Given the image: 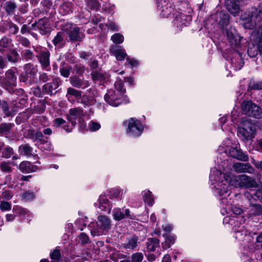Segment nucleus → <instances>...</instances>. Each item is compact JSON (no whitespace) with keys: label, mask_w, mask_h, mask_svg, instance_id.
Here are the masks:
<instances>
[{"label":"nucleus","mask_w":262,"mask_h":262,"mask_svg":"<svg viewBox=\"0 0 262 262\" xmlns=\"http://www.w3.org/2000/svg\"><path fill=\"white\" fill-rule=\"evenodd\" d=\"M124 125L127 126L126 132L127 134L133 137L140 136L143 130V126L138 120L131 118L124 122Z\"/></svg>","instance_id":"0eeeda50"},{"label":"nucleus","mask_w":262,"mask_h":262,"mask_svg":"<svg viewBox=\"0 0 262 262\" xmlns=\"http://www.w3.org/2000/svg\"><path fill=\"white\" fill-rule=\"evenodd\" d=\"M139 238L135 235L132 236L127 238L126 241L122 244V247L129 250H133L138 245Z\"/></svg>","instance_id":"b1692460"},{"label":"nucleus","mask_w":262,"mask_h":262,"mask_svg":"<svg viewBox=\"0 0 262 262\" xmlns=\"http://www.w3.org/2000/svg\"><path fill=\"white\" fill-rule=\"evenodd\" d=\"M226 6L228 11L233 15H236L239 12L238 3L235 0H227Z\"/></svg>","instance_id":"5701e85b"},{"label":"nucleus","mask_w":262,"mask_h":262,"mask_svg":"<svg viewBox=\"0 0 262 262\" xmlns=\"http://www.w3.org/2000/svg\"><path fill=\"white\" fill-rule=\"evenodd\" d=\"M5 27H6L7 31H9V33L12 35L16 34L19 30L18 27L11 20L6 21Z\"/></svg>","instance_id":"7c9ffc66"},{"label":"nucleus","mask_w":262,"mask_h":262,"mask_svg":"<svg viewBox=\"0 0 262 262\" xmlns=\"http://www.w3.org/2000/svg\"><path fill=\"white\" fill-rule=\"evenodd\" d=\"M0 168L2 171L5 172H10L12 171V168L9 164L6 162H3L1 163Z\"/></svg>","instance_id":"5fc2aeb1"},{"label":"nucleus","mask_w":262,"mask_h":262,"mask_svg":"<svg viewBox=\"0 0 262 262\" xmlns=\"http://www.w3.org/2000/svg\"><path fill=\"white\" fill-rule=\"evenodd\" d=\"M255 35H257L258 39V51L262 57V27H259L258 31L255 30L253 32L252 36Z\"/></svg>","instance_id":"72a5a7b5"},{"label":"nucleus","mask_w":262,"mask_h":262,"mask_svg":"<svg viewBox=\"0 0 262 262\" xmlns=\"http://www.w3.org/2000/svg\"><path fill=\"white\" fill-rule=\"evenodd\" d=\"M111 227V220L105 215L99 216L96 223H92L89 226L91 234L94 236L104 234Z\"/></svg>","instance_id":"7ed1b4c3"},{"label":"nucleus","mask_w":262,"mask_h":262,"mask_svg":"<svg viewBox=\"0 0 262 262\" xmlns=\"http://www.w3.org/2000/svg\"><path fill=\"white\" fill-rule=\"evenodd\" d=\"M33 150V148L28 144H22L18 147V151L20 154L27 157L31 156L32 155Z\"/></svg>","instance_id":"c85d7f7f"},{"label":"nucleus","mask_w":262,"mask_h":262,"mask_svg":"<svg viewBox=\"0 0 262 262\" xmlns=\"http://www.w3.org/2000/svg\"><path fill=\"white\" fill-rule=\"evenodd\" d=\"M69 96H73L76 98L79 99L81 97V92L72 88H69L67 90V97L69 98Z\"/></svg>","instance_id":"79ce46f5"},{"label":"nucleus","mask_w":262,"mask_h":262,"mask_svg":"<svg viewBox=\"0 0 262 262\" xmlns=\"http://www.w3.org/2000/svg\"><path fill=\"white\" fill-rule=\"evenodd\" d=\"M1 106L6 117H9L11 115V113L9 111L8 104L6 101H2Z\"/></svg>","instance_id":"3c124183"},{"label":"nucleus","mask_w":262,"mask_h":262,"mask_svg":"<svg viewBox=\"0 0 262 262\" xmlns=\"http://www.w3.org/2000/svg\"><path fill=\"white\" fill-rule=\"evenodd\" d=\"M21 58L26 61L31 60L34 58V54L29 49H25L23 51L21 54Z\"/></svg>","instance_id":"4c0bfd02"},{"label":"nucleus","mask_w":262,"mask_h":262,"mask_svg":"<svg viewBox=\"0 0 262 262\" xmlns=\"http://www.w3.org/2000/svg\"><path fill=\"white\" fill-rule=\"evenodd\" d=\"M24 136L27 138L32 139L34 140V131L33 129H29L24 133Z\"/></svg>","instance_id":"69168bd1"},{"label":"nucleus","mask_w":262,"mask_h":262,"mask_svg":"<svg viewBox=\"0 0 262 262\" xmlns=\"http://www.w3.org/2000/svg\"><path fill=\"white\" fill-rule=\"evenodd\" d=\"M75 73L79 75H81L84 72V68L80 65H75L74 68Z\"/></svg>","instance_id":"0e129e2a"},{"label":"nucleus","mask_w":262,"mask_h":262,"mask_svg":"<svg viewBox=\"0 0 262 262\" xmlns=\"http://www.w3.org/2000/svg\"><path fill=\"white\" fill-rule=\"evenodd\" d=\"M13 196V194L9 190H5L2 193V197L6 200H10Z\"/></svg>","instance_id":"774afa93"},{"label":"nucleus","mask_w":262,"mask_h":262,"mask_svg":"<svg viewBox=\"0 0 262 262\" xmlns=\"http://www.w3.org/2000/svg\"><path fill=\"white\" fill-rule=\"evenodd\" d=\"M110 52L115 56L118 60L122 61L127 56L125 50L117 45L112 46L110 48Z\"/></svg>","instance_id":"412c9836"},{"label":"nucleus","mask_w":262,"mask_h":262,"mask_svg":"<svg viewBox=\"0 0 262 262\" xmlns=\"http://www.w3.org/2000/svg\"><path fill=\"white\" fill-rule=\"evenodd\" d=\"M17 85V77L15 72L12 69L8 70L5 76H0V85L10 93L13 92V89Z\"/></svg>","instance_id":"20e7f679"},{"label":"nucleus","mask_w":262,"mask_h":262,"mask_svg":"<svg viewBox=\"0 0 262 262\" xmlns=\"http://www.w3.org/2000/svg\"><path fill=\"white\" fill-rule=\"evenodd\" d=\"M114 86L115 89L120 92V93L123 94L126 91L125 89L123 88V82L120 79L117 80L115 83Z\"/></svg>","instance_id":"09e8293b"},{"label":"nucleus","mask_w":262,"mask_h":262,"mask_svg":"<svg viewBox=\"0 0 262 262\" xmlns=\"http://www.w3.org/2000/svg\"><path fill=\"white\" fill-rule=\"evenodd\" d=\"M165 237V240L162 243V247L164 249H167L170 247L171 245H173L176 241V237L173 235H168L166 236L163 235Z\"/></svg>","instance_id":"473e14b6"},{"label":"nucleus","mask_w":262,"mask_h":262,"mask_svg":"<svg viewBox=\"0 0 262 262\" xmlns=\"http://www.w3.org/2000/svg\"><path fill=\"white\" fill-rule=\"evenodd\" d=\"M50 79V76L47 75L45 73H39V79L43 82L49 81Z\"/></svg>","instance_id":"338daca9"},{"label":"nucleus","mask_w":262,"mask_h":262,"mask_svg":"<svg viewBox=\"0 0 262 262\" xmlns=\"http://www.w3.org/2000/svg\"><path fill=\"white\" fill-rule=\"evenodd\" d=\"M51 258L52 260H55V261L59 260L60 258V251L57 249H55L51 253Z\"/></svg>","instance_id":"052dcab7"},{"label":"nucleus","mask_w":262,"mask_h":262,"mask_svg":"<svg viewBox=\"0 0 262 262\" xmlns=\"http://www.w3.org/2000/svg\"><path fill=\"white\" fill-rule=\"evenodd\" d=\"M60 81L58 79H54L52 82L45 84L42 86V93L49 95L55 94V91L59 86Z\"/></svg>","instance_id":"9b49d317"},{"label":"nucleus","mask_w":262,"mask_h":262,"mask_svg":"<svg viewBox=\"0 0 262 262\" xmlns=\"http://www.w3.org/2000/svg\"><path fill=\"white\" fill-rule=\"evenodd\" d=\"M72 28V24H67L62 27V31H59L56 34L52 40L56 49H61L66 45L68 40L64 32H69Z\"/></svg>","instance_id":"6e6552de"},{"label":"nucleus","mask_w":262,"mask_h":262,"mask_svg":"<svg viewBox=\"0 0 262 262\" xmlns=\"http://www.w3.org/2000/svg\"><path fill=\"white\" fill-rule=\"evenodd\" d=\"M0 209L2 211H9L11 209V205L8 202L2 201L0 203Z\"/></svg>","instance_id":"603ef678"},{"label":"nucleus","mask_w":262,"mask_h":262,"mask_svg":"<svg viewBox=\"0 0 262 262\" xmlns=\"http://www.w3.org/2000/svg\"><path fill=\"white\" fill-rule=\"evenodd\" d=\"M83 115L82 109L78 107L71 108L69 114L67 115V119L74 126L76 124V121H79Z\"/></svg>","instance_id":"9d476101"},{"label":"nucleus","mask_w":262,"mask_h":262,"mask_svg":"<svg viewBox=\"0 0 262 262\" xmlns=\"http://www.w3.org/2000/svg\"><path fill=\"white\" fill-rule=\"evenodd\" d=\"M190 20V16L186 15L183 13H179L175 17L173 22L174 24L179 28V29H182L183 27H186L189 24Z\"/></svg>","instance_id":"4468645a"},{"label":"nucleus","mask_w":262,"mask_h":262,"mask_svg":"<svg viewBox=\"0 0 262 262\" xmlns=\"http://www.w3.org/2000/svg\"><path fill=\"white\" fill-rule=\"evenodd\" d=\"M113 218L115 220L119 221L123 219H129L130 220H135V215L130 213V211L128 209L119 208H114L113 212Z\"/></svg>","instance_id":"1a4fd4ad"},{"label":"nucleus","mask_w":262,"mask_h":262,"mask_svg":"<svg viewBox=\"0 0 262 262\" xmlns=\"http://www.w3.org/2000/svg\"><path fill=\"white\" fill-rule=\"evenodd\" d=\"M29 74H27L25 72L22 73L19 76V81L27 83H31L32 77Z\"/></svg>","instance_id":"49530a36"},{"label":"nucleus","mask_w":262,"mask_h":262,"mask_svg":"<svg viewBox=\"0 0 262 262\" xmlns=\"http://www.w3.org/2000/svg\"><path fill=\"white\" fill-rule=\"evenodd\" d=\"M160 9H161L162 15L164 17L169 16L173 11V9L171 7L170 4L162 6Z\"/></svg>","instance_id":"a18cd8bd"},{"label":"nucleus","mask_w":262,"mask_h":262,"mask_svg":"<svg viewBox=\"0 0 262 262\" xmlns=\"http://www.w3.org/2000/svg\"><path fill=\"white\" fill-rule=\"evenodd\" d=\"M79 241L82 245L86 244L90 242L89 238L85 233H81L79 235Z\"/></svg>","instance_id":"13d9d810"},{"label":"nucleus","mask_w":262,"mask_h":262,"mask_svg":"<svg viewBox=\"0 0 262 262\" xmlns=\"http://www.w3.org/2000/svg\"><path fill=\"white\" fill-rule=\"evenodd\" d=\"M69 80L73 86L79 89H84L90 85L88 80L76 75L71 76Z\"/></svg>","instance_id":"f8f14e48"},{"label":"nucleus","mask_w":262,"mask_h":262,"mask_svg":"<svg viewBox=\"0 0 262 262\" xmlns=\"http://www.w3.org/2000/svg\"><path fill=\"white\" fill-rule=\"evenodd\" d=\"M238 179V181H239L241 185L247 187H252L255 183L252 178L245 174L240 176Z\"/></svg>","instance_id":"a878e982"},{"label":"nucleus","mask_w":262,"mask_h":262,"mask_svg":"<svg viewBox=\"0 0 262 262\" xmlns=\"http://www.w3.org/2000/svg\"><path fill=\"white\" fill-rule=\"evenodd\" d=\"M13 154V149L11 147L7 146L3 149L2 152V156L3 158L8 159L10 158Z\"/></svg>","instance_id":"37998d69"},{"label":"nucleus","mask_w":262,"mask_h":262,"mask_svg":"<svg viewBox=\"0 0 262 262\" xmlns=\"http://www.w3.org/2000/svg\"><path fill=\"white\" fill-rule=\"evenodd\" d=\"M18 41L25 47H29L30 46V41L26 37L19 36Z\"/></svg>","instance_id":"bf43d9fd"},{"label":"nucleus","mask_w":262,"mask_h":262,"mask_svg":"<svg viewBox=\"0 0 262 262\" xmlns=\"http://www.w3.org/2000/svg\"><path fill=\"white\" fill-rule=\"evenodd\" d=\"M73 8V4L69 2H64L60 7V9L63 10L64 14H68L72 12Z\"/></svg>","instance_id":"a19ab883"},{"label":"nucleus","mask_w":262,"mask_h":262,"mask_svg":"<svg viewBox=\"0 0 262 262\" xmlns=\"http://www.w3.org/2000/svg\"><path fill=\"white\" fill-rule=\"evenodd\" d=\"M242 17L243 19L246 21L244 24L246 28L252 29L256 27L262 20V4L257 8H252Z\"/></svg>","instance_id":"f03ea898"},{"label":"nucleus","mask_w":262,"mask_h":262,"mask_svg":"<svg viewBox=\"0 0 262 262\" xmlns=\"http://www.w3.org/2000/svg\"><path fill=\"white\" fill-rule=\"evenodd\" d=\"M24 70L27 74H29L33 77L36 75L37 70L34 68L33 65L30 63L24 65Z\"/></svg>","instance_id":"e433bc0d"},{"label":"nucleus","mask_w":262,"mask_h":262,"mask_svg":"<svg viewBox=\"0 0 262 262\" xmlns=\"http://www.w3.org/2000/svg\"><path fill=\"white\" fill-rule=\"evenodd\" d=\"M6 57L7 62H10L12 63H16L19 61V54L14 49H11L9 52L6 54Z\"/></svg>","instance_id":"bb28decb"},{"label":"nucleus","mask_w":262,"mask_h":262,"mask_svg":"<svg viewBox=\"0 0 262 262\" xmlns=\"http://www.w3.org/2000/svg\"><path fill=\"white\" fill-rule=\"evenodd\" d=\"M132 262H141L143 259V254L141 252L133 253L130 257Z\"/></svg>","instance_id":"8fccbe9b"},{"label":"nucleus","mask_w":262,"mask_h":262,"mask_svg":"<svg viewBox=\"0 0 262 262\" xmlns=\"http://www.w3.org/2000/svg\"><path fill=\"white\" fill-rule=\"evenodd\" d=\"M229 24V16L227 14H223V17L219 21V25L222 29L223 32L226 33L227 40L230 43L240 57V61L237 66L234 64L236 70H240L244 66V62L242 59V51L244 50L245 46H244V41L245 39L240 36L237 33L235 29L232 27H227Z\"/></svg>","instance_id":"f257e3e1"},{"label":"nucleus","mask_w":262,"mask_h":262,"mask_svg":"<svg viewBox=\"0 0 262 262\" xmlns=\"http://www.w3.org/2000/svg\"><path fill=\"white\" fill-rule=\"evenodd\" d=\"M143 199L145 203L147 204L149 206H152L154 203V196L151 192L147 190L145 191L143 195Z\"/></svg>","instance_id":"c9c22d12"},{"label":"nucleus","mask_w":262,"mask_h":262,"mask_svg":"<svg viewBox=\"0 0 262 262\" xmlns=\"http://www.w3.org/2000/svg\"><path fill=\"white\" fill-rule=\"evenodd\" d=\"M71 68L69 67L63 66L60 69V74L64 77H68L70 74Z\"/></svg>","instance_id":"6e6d98bb"},{"label":"nucleus","mask_w":262,"mask_h":262,"mask_svg":"<svg viewBox=\"0 0 262 262\" xmlns=\"http://www.w3.org/2000/svg\"><path fill=\"white\" fill-rule=\"evenodd\" d=\"M226 183L223 182H218L217 185L215 186L214 192L216 194L220 196H222L228 193L229 191L230 185L228 184V180H225Z\"/></svg>","instance_id":"aec40b11"},{"label":"nucleus","mask_w":262,"mask_h":262,"mask_svg":"<svg viewBox=\"0 0 262 262\" xmlns=\"http://www.w3.org/2000/svg\"><path fill=\"white\" fill-rule=\"evenodd\" d=\"M17 7L16 4L13 1L6 2L4 5V9L9 15L13 14Z\"/></svg>","instance_id":"2f4dec72"},{"label":"nucleus","mask_w":262,"mask_h":262,"mask_svg":"<svg viewBox=\"0 0 262 262\" xmlns=\"http://www.w3.org/2000/svg\"><path fill=\"white\" fill-rule=\"evenodd\" d=\"M111 40L116 44H120L123 42L124 37L120 33H115L111 37Z\"/></svg>","instance_id":"de8ad7c7"},{"label":"nucleus","mask_w":262,"mask_h":262,"mask_svg":"<svg viewBox=\"0 0 262 262\" xmlns=\"http://www.w3.org/2000/svg\"><path fill=\"white\" fill-rule=\"evenodd\" d=\"M18 168L24 173H29L34 171L36 166L32 165L30 162L25 161L20 163Z\"/></svg>","instance_id":"393cba45"},{"label":"nucleus","mask_w":262,"mask_h":262,"mask_svg":"<svg viewBox=\"0 0 262 262\" xmlns=\"http://www.w3.org/2000/svg\"><path fill=\"white\" fill-rule=\"evenodd\" d=\"M258 45L257 46H255L253 44L249 45L247 50V53L250 57L253 58L255 57L258 54Z\"/></svg>","instance_id":"58836bf2"},{"label":"nucleus","mask_w":262,"mask_h":262,"mask_svg":"<svg viewBox=\"0 0 262 262\" xmlns=\"http://www.w3.org/2000/svg\"><path fill=\"white\" fill-rule=\"evenodd\" d=\"M11 43V40L6 36L3 37L0 40V52H3L4 48H7L10 47Z\"/></svg>","instance_id":"ea45409f"},{"label":"nucleus","mask_w":262,"mask_h":262,"mask_svg":"<svg viewBox=\"0 0 262 262\" xmlns=\"http://www.w3.org/2000/svg\"><path fill=\"white\" fill-rule=\"evenodd\" d=\"M105 101L113 106H118L122 103L121 99L114 92H109L104 96Z\"/></svg>","instance_id":"a211bd4d"},{"label":"nucleus","mask_w":262,"mask_h":262,"mask_svg":"<svg viewBox=\"0 0 262 262\" xmlns=\"http://www.w3.org/2000/svg\"><path fill=\"white\" fill-rule=\"evenodd\" d=\"M229 154L231 157L237 160L242 161H248L249 157L246 152L243 151L237 147H231L229 150Z\"/></svg>","instance_id":"ddd939ff"},{"label":"nucleus","mask_w":262,"mask_h":262,"mask_svg":"<svg viewBox=\"0 0 262 262\" xmlns=\"http://www.w3.org/2000/svg\"><path fill=\"white\" fill-rule=\"evenodd\" d=\"M249 90H261L262 81H254L251 80L248 85Z\"/></svg>","instance_id":"c03bdc74"},{"label":"nucleus","mask_w":262,"mask_h":262,"mask_svg":"<svg viewBox=\"0 0 262 262\" xmlns=\"http://www.w3.org/2000/svg\"><path fill=\"white\" fill-rule=\"evenodd\" d=\"M147 248L150 251H155L159 246V240L157 238H149L146 242Z\"/></svg>","instance_id":"c756f323"},{"label":"nucleus","mask_w":262,"mask_h":262,"mask_svg":"<svg viewBox=\"0 0 262 262\" xmlns=\"http://www.w3.org/2000/svg\"><path fill=\"white\" fill-rule=\"evenodd\" d=\"M68 33L70 40L73 42L81 41L84 37V33L80 31V29L77 27H74Z\"/></svg>","instance_id":"dca6fc26"},{"label":"nucleus","mask_w":262,"mask_h":262,"mask_svg":"<svg viewBox=\"0 0 262 262\" xmlns=\"http://www.w3.org/2000/svg\"><path fill=\"white\" fill-rule=\"evenodd\" d=\"M255 132V125L248 119L243 120L238 127L239 136L246 140H251L253 138Z\"/></svg>","instance_id":"39448f33"},{"label":"nucleus","mask_w":262,"mask_h":262,"mask_svg":"<svg viewBox=\"0 0 262 262\" xmlns=\"http://www.w3.org/2000/svg\"><path fill=\"white\" fill-rule=\"evenodd\" d=\"M252 211L254 215H262V207L260 205H253L252 206Z\"/></svg>","instance_id":"864d4df0"},{"label":"nucleus","mask_w":262,"mask_h":262,"mask_svg":"<svg viewBox=\"0 0 262 262\" xmlns=\"http://www.w3.org/2000/svg\"><path fill=\"white\" fill-rule=\"evenodd\" d=\"M14 125L13 123H1L0 124V135L6 136L9 135Z\"/></svg>","instance_id":"cd10ccee"},{"label":"nucleus","mask_w":262,"mask_h":262,"mask_svg":"<svg viewBox=\"0 0 262 262\" xmlns=\"http://www.w3.org/2000/svg\"><path fill=\"white\" fill-rule=\"evenodd\" d=\"M22 198L27 201L32 200L34 198V194L31 192H26L23 194Z\"/></svg>","instance_id":"e2e57ef3"},{"label":"nucleus","mask_w":262,"mask_h":262,"mask_svg":"<svg viewBox=\"0 0 262 262\" xmlns=\"http://www.w3.org/2000/svg\"><path fill=\"white\" fill-rule=\"evenodd\" d=\"M98 207L102 211L109 213L112 209V205L105 195H101L98 203H96Z\"/></svg>","instance_id":"2eb2a0df"},{"label":"nucleus","mask_w":262,"mask_h":262,"mask_svg":"<svg viewBox=\"0 0 262 262\" xmlns=\"http://www.w3.org/2000/svg\"><path fill=\"white\" fill-rule=\"evenodd\" d=\"M251 195L254 199L262 201V187L254 191Z\"/></svg>","instance_id":"680f3d73"},{"label":"nucleus","mask_w":262,"mask_h":262,"mask_svg":"<svg viewBox=\"0 0 262 262\" xmlns=\"http://www.w3.org/2000/svg\"><path fill=\"white\" fill-rule=\"evenodd\" d=\"M241 107L243 114L256 119L262 118V109L252 101H244Z\"/></svg>","instance_id":"423d86ee"},{"label":"nucleus","mask_w":262,"mask_h":262,"mask_svg":"<svg viewBox=\"0 0 262 262\" xmlns=\"http://www.w3.org/2000/svg\"><path fill=\"white\" fill-rule=\"evenodd\" d=\"M233 169L237 172H248L252 173L254 169L249 163L237 162L233 165Z\"/></svg>","instance_id":"f3484780"},{"label":"nucleus","mask_w":262,"mask_h":262,"mask_svg":"<svg viewBox=\"0 0 262 262\" xmlns=\"http://www.w3.org/2000/svg\"><path fill=\"white\" fill-rule=\"evenodd\" d=\"M100 124L97 122L91 121L89 124V129L92 132L98 130L100 128Z\"/></svg>","instance_id":"4d7b16f0"},{"label":"nucleus","mask_w":262,"mask_h":262,"mask_svg":"<svg viewBox=\"0 0 262 262\" xmlns=\"http://www.w3.org/2000/svg\"><path fill=\"white\" fill-rule=\"evenodd\" d=\"M92 78L94 81H103L106 79L105 75L100 71H94L91 73Z\"/></svg>","instance_id":"f704fd0d"},{"label":"nucleus","mask_w":262,"mask_h":262,"mask_svg":"<svg viewBox=\"0 0 262 262\" xmlns=\"http://www.w3.org/2000/svg\"><path fill=\"white\" fill-rule=\"evenodd\" d=\"M50 53L49 51L46 50L45 51H41L36 57L41 66L43 68H46L50 65Z\"/></svg>","instance_id":"4be33fe9"},{"label":"nucleus","mask_w":262,"mask_h":262,"mask_svg":"<svg viewBox=\"0 0 262 262\" xmlns=\"http://www.w3.org/2000/svg\"><path fill=\"white\" fill-rule=\"evenodd\" d=\"M37 29L41 35H46L50 32L49 20L47 18L40 19L37 21Z\"/></svg>","instance_id":"6ab92c4d"}]
</instances>
